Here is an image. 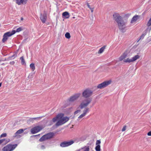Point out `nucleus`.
Segmentation results:
<instances>
[{"mask_svg": "<svg viewBox=\"0 0 151 151\" xmlns=\"http://www.w3.org/2000/svg\"><path fill=\"white\" fill-rule=\"evenodd\" d=\"M93 94V91L89 89H85L82 93V96L84 98H86L83 100L79 105L80 109H83L86 107L91 103L92 99L88 98L91 96Z\"/></svg>", "mask_w": 151, "mask_h": 151, "instance_id": "nucleus-1", "label": "nucleus"}, {"mask_svg": "<svg viewBox=\"0 0 151 151\" xmlns=\"http://www.w3.org/2000/svg\"><path fill=\"white\" fill-rule=\"evenodd\" d=\"M114 19L117 23L119 29L122 32L126 31L125 23L123 18L118 13H114L113 15Z\"/></svg>", "mask_w": 151, "mask_h": 151, "instance_id": "nucleus-2", "label": "nucleus"}, {"mask_svg": "<svg viewBox=\"0 0 151 151\" xmlns=\"http://www.w3.org/2000/svg\"><path fill=\"white\" fill-rule=\"evenodd\" d=\"M111 83V81H105L99 84L97 86V88L99 89L104 88L109 85Z\"/></svg>", "mask_w": 151, "mask_h": 151, "instance_id": "nucleus-3", "label": "nucleus"}, {"mask_svg": "<svg viewBox=\"0 0 151 151\" xmlns=\"http://www.w3.org/2000/svg\"><path fill=\"white\" fill-rule=\"evenodd\" d=\"M74 142L73 140L69 141H65L61 142L60 144V146L63 147H67L72 145Z\"/></svg>", "mask_w": 151, "mask_h": 151, "instance_id": "nucleus-4", "label": "nucleus"}, {"mask_svg": "<svg viewBox=\"0 0 151 151\" xmlns=\"http://www.w3.org/2000/svg\"><path fill=\"white\" fill-rule=\"evenodd\" d=\"M139 58L140 56L137 55L134 56L132 59L127 58L126 59H124L123 61L124 62L129 63L135 61L137 59H139Z\"/></svg>", "mask_w": 151, "mask_h": 151, "instance_id": "nucleus-5", "label": "nucleus"}, {"mask_svg": "<svg viewBox=\"0 0 151 151\" xmlns=\"http://www.w3.org/2000/svg\"><path fill=\"white\" fill-rule=\"evenodd\" d=\"M42 129V127L40 126L35 127L31 129V132L32 134H35L39 132Z\"/></svg>", "mask_w": 151, "mask_h": 151, "instance_id": "nucleus-6", "label": "nucleus"}, {"mask_svg": "<svg viewBox=\"0 0 151 151\" xmlns=\"http://www.w3.org/2000/svg\"><path fill=\"white\" fill-rule=\"evenodd\" d=\"M80 95V93L76 94L73 96H71L68 100L69 102H73L76 100L79 97Z\"/></svg>", "mask_w": 151, "mask_h": 151, "instance_id": "nucleus-7", "label": "nucleus"}, {"mask_svg": "<svg viewBox=\"0 0 151 151\" xmlns=\"http://www.w3.org/2000/svg\"><path fill=\"white\" fill-rule=\"evenodd\" d=\"M40 19L42 23H44L45 22L47 19V15L45 11L43 14H40Z\"/></svg>", "mask_w": 151, "mask_h": 151, "instance_id": "nucleus-8", "label": "nucleus"}, {"mask_svg": "<svg viewBox=\"0 0 151 151\" xmlns=\"http://www.w3.org/2000/svg\"><path fill=\"white\" fill-rule=\"evenodd\" d=\"M27 0H16V3L18 5H24L26 4Z\"/></svg>", "mask_w": 151, "mask_h": 151, "instance_id": "nucleus-9", "label": "nucleus"}, {"mask_svg": "<svg viewBox=\"0 0 151 151\" xmlns=\"http://www.w3.org/2000/svg\"><path fill=\"white\" fill-rule=\"evenodd\" d=\"M9 37V32H8L4 34L3 35V38L2 40L3 42H5Z\"/></svg>", "mask_w": 151, "mask_h": 151, "instance_id": "nucleus-10", "label": "nucleus"}, {"mask_svg": "<svg viewBox=\"0 0 151 151\" xmlns=\"http://www.w3.org/2000/svg\"><path fill=\"white\" fill-rule=\"evenodd\" d=\"M54 134L53 133L50 132L47 134L45 135L46 136L47 139V140L52 138L54 136Z\"/></svg>", "mask_w": 151, "mask_h": 151, "instance_id": "nucleus-11", "label": "nucleus"}, {"mask_svg": "<svg viewBox=\"0 0 151 151\" xmlns=\"http://www.w3.org/2000/svg\"><path fill=\"white\" fill-rule=\"evenodd\" d=\"M139 16L136 15L134 16L131 20V23H132L133 22H136L137 19L139 18Z\"/></svg>", "mask_w": 151, "mask_h": 151, "instance_id": "nucleus-12", "label": "nucleus"}, {"mask_svg": "<svg viewBox=\"0 0 151 151\" xmlns=\"http://www.w3.org/2000/svg\"><path fill=\"white\" fill-rule=\"evenodd\" d=\"M127 52H124L123 55H122L119 58V59L120 61H122L123 59L127 57Z\"/></svg>", "mask_w": 151, "mask_h": 151, "instance_id": "nucleus-13", "label": "nucleus"}, {"mask_svg": "<svg viewBox=\"0 0 151 151\" xmlns=\"http://www.w3.org/2000/svg\"><path fill=\"white\" fill-rule=\"evenodd\" d=\"M69 117H68L67 116H65L64 117H63L62 119H61V120L63 123V124H64L68 122L69 120Z\"/></svg>", "mask_w": 151, "mask_h": 151, "instance_id": "nucleus-14", "label": "nucleus"}, {"mask_svg": "<svg viewBox=\"0 0 151 151\" xmlns=\"http://www.w3.org/2000/svg\"><path fill=\"white\" fill-rule=\"evenodd\" d=\"M62 16L63 17H64L66 19H68L70 17L69 13L67 12H63L62 14Z\"/></svg>", "mask_w": 151, "mask_h": 151, "instance_id": "nucleus-15", "label": "nucleus"}, {"mask_svg": "<svg viewBox=\"0 0 151 151\" xmlns=\"http://www.w3.org/2000/svg\"><path fill=\"white\" fill-rule=\"evenodd\" d=\"M147 25L148 27L147 29H149V31L150 32L151 30V18L148 21Z\"/></svg>", "mask_w": 151, "mask_h": 151, "instance_id": "nucleus-16", "label": "nucleus"}, {"mask_svg": "<svg viewBox=\"0 0 151 151\" xmlns=\"http://www.w3.org/2000/svg\"><path fill=\"white\" fill-rule=\"evenodd\" d=\"M24 130L23 129H20L19 130H18L15 134V135L14 136L15 137H16L18 134H20L22 133Z\"/></svg>", "mask_w": 151, "mask_h": 151, "instance_id": "nucleus-17", "label": "nucleus"}, {"mask_svg": "<svg viewBox=\"0 0 151 151\" xmlns=\"http://www.w3.org/2000/svg\"><path fill=\"white\" fill-rule=\"evenodd\" d=\"M17 144L14 145L10 144V151H12L14 150L17 146Z\"/></svg>", "mask_w": 151, "mask_h": 151, "instance_id": "nucleus-18", "label": "nucleus"}, {"mask_svg": "<svg viewBox=\"0 0 151 151\" xmlns=\"http://www.w3.org/2000/svg\"><path fill=\"white\" fill-rule=\"evenodd\" d=\"M3 151H9V144L7 145L2 149Z\"/></svg>", "mask_w": 151, "mask_h": 151, "instance_id": "nucleus-19", "label": "nucleus"}, {"mask_svg": "<svg viewBox=\"0 0 151 151\" xmlns=\"http://www.w3.org/2000/svg\"><path fill=\"white\" fill-rule=\"evenodd\" d=\"M63 124L61 119L59 120L55 124V126L58 127Z\"/></svg>", "mask_w": 151, "mask_h": 151, "instance_id": "nucleus-20", "label": "nucleus"}, {"mask_svg": "<svg viewBox=\"0 0 151 151\" xmlns=\"http://www.w3.org/2000/svg\"><path fill=\"white\" fill-rule=\"evenodd\" d=\"M47 140V139L46 138V136L45 135H44L40 139L39 141L40 142H42Z\"/></svg>", "mask_w": 151, "mask_h": 151, "instance_id": "nucleus-21", "label": "nucleus"}, {"mask_svg": "<svg viewBox=\"0 0 151 151\" xmlns=\"http://www.w3.org/2000/svg\"><path fill=\"white\" fill-rule=\"evenodd\" d=\"M106 47L105 46H104L102 47L99 51L98 53L99 54H101L104 51Z\"/></svg>", "mask_w": 151, "mask_h": 151, "instance_id": "nucleus-22", "label": "nucleus"}, {"mask_svg": "<svg viewBox=\"0 0 151 151\" xmlns=\"http://www.w3.org/2000/svg\"><path fill=\"white\" fill-rule=\"evenodd\" d=\"M20 59L21 60V63L22 65H26V64L23 56L20 57Z\"/></svg>", "mask_w": 151, "mask_h": 151, "instance_id": "nucleus-23", "label": "nucleus"}, {"mask_svg": "<svg viewBox=\"0 0 151 151\" xmlns=\"http://www.w3.org/2000/svg\"><path fill=\"white\" fill-rule=\"evenodd\" d=\"M64 116V114L62 113H61L58 114L56 116L57 117V118L58 119H62L63 117Z\"/></svg>", "mask_w": 151, "mask_h": 151, "instance_id": "nucleus-24", "label": "nucleus"}, {"mask_svg": "<svg viewBox=\"0 0 151 151\" xmlns=\"http://www.w3.org/2000/svg\"><path fill=\"white\" fill-rule=\"evenodd\" d=\"M30 67L32 71H34L35 69V64L34 63H32L30 65Z\"/></svg>", "mask_w": 151, "mask_h": 151, "instance_id": "nucleus-25", "label": "nucleus"}, {"mask_svg": "<svg viewBox=\"0 0 151 151\" xmlns=\"http://www.w3.org/2000/svg\"><path fill=\"white\" fill-rule=\"evenodd\" d=\"M89 111V108L88 107L85 108V109H84L83 111V114H84L85 115Z\"/></svg>", "mask_w": 151, "mask_h": 151, "instance_id": "nucleus-26", "label": "nucleus"}, {"mask_svg": "<svg viewBox=\"0 0 151 151\" xmlns=\"http://www.w3.org/2000/svg\"><path fill=\"white\" fill-rule=\"evenodd\" d=\"M146 34V32L142 34V35L140 36L139 39L137 41V42H139L140 40L143 39Z\"/></svg>", "mask_w": 151, "mask_h": 151, "instance_id": "nucleus-27", "label": "nucleus"}, {"mask_svg": "<svg viewBox=\"0 0 151 151\" xmlns=\"http://www.w3.org/2000/svg\"><path fill=\"white\" fill-rule=\"evenodd\" d=\"M96 145V146L95 148L96 151H100V145Z\"/></svg>", "mask_w": 151, "mask_h": 151, "instance_id": "nucleus-28", "label": "nucleus"}, {"mask_svg": "<svg viewBox=\"0 0 151 151\" xmlns=\"http://www.w3.org/2000/svg\"><path fill=\"white\" fill-rule=\"evenodd\" d=\"M34 120V118H31L27 120V122L29 123H30L31 122L33 123Z\"/></svg>", "mask_w": 151, "mask_h": 151, "instance_id": "nucleus-29", "label": "nucleus"}, {"mask_svg": "<svg viewBox=\"0 0 151 151\" xmlns=\"http://www.w3.org/2000/svg\"><path fill=\"white\" fill-rule=\"evenodd\" d=\"M65 36L67 39H69L70 37V34L69 32H67L65 34Z\"/></svg>", "mask_w": 151, "mask_h": 151, "instance_id": "nucleus-30", "label": "nucleus"}, {"mask_svg": "<svg viewBox=\"0 0 151 151\" xmlns=\"http://www.w3.org/2000/svg\"><path fill=\"white\" fill-rule=\"evenodd\" d=\"M82 149H83V151H89V148L88 146L86 147L85 146L82 148Z\"/></svg>", "mask_w": 151, "mask_h": 151, "instance_id": "nucleus-31", "label": "nucleus"}, {"mask_svg": "<svg viewBox=\"0 0 151 151\" xmlns=\"http://www.w3.org/2000/svg\"><path fill=\"white\" fill-rule=\"evenodd\" d=\"M17 56V53H15L13 54L11 56H10V58L11 59H14Z\"/></svg>", "mask_w": 151, "mask_h": 151, "instance_id": "nucleus-32", "label": "nucleus"}, {"mask_svg": "<svg viewBox=\"0 0 151 151\" xmlns=\"http://www.w3.org/2000/svg\"><path fill=\"white\" fill-rule=\"evenodd\" d=\"M7 135L6 134L4 133L1 134L0 136V138H1L2 137H6Z\"/></svg>", "mask_w": 151, "mask_h": 151, "instance_id": "nucleus-33", "label": "nucleus"}, {"mask_svg": "<svg viewBox=\"0 0 151 151\" xmlns=\"http://www.w3.org/2000/svg\"><path fill=\"white\" fill-rule=\"evenodd\" d=\"M44 117V116H40V117H37L34 118V120H40V119H42V117Z\"/></svg>", "mask_w": 151, "mask_h": 151, "instance_id": "nucleus-34", "label": "nucleus"}, {"mask_svg": "<svg viewBox=\"0 0 151 151\" xmlns=\"http://www.w3.org/2000/svg\"><path fill=\"white\" fill-rule=\"evenodd\" d=\"M16 31H15V30H12L11 32V33H10V36L14 35L16 33Z\"/></svg>", "mask_w": 151, "mask_h": 151, "instance_id": "nucleus-35", "label": "nucleus"}, {"mask_svg": "<svg viewBox=\"0 0 151 151\" xmlns=\"http://www.w3.org/2000/svg\"><path fill=\"white\" fill-rule=\"evenodd\" d=\"M22 27H19L16 30L17 32H19L22 30Z\"/></svg>", "mask_w": 151, "mask_h": 151, "instance_id": "nucleus-36", "label": "nucleus"}, {"mask_svg": "<svg viewBox=\"0 0 151 151\" xmlns=\"http://www.w3.org/2000/svg\"><path fill=\"white\" fill-rule=\"evenodd\" d=\"M101 141L100 140H97L96 142V145H99L101 143Z\"/></svg>", "mask_w": 151, "mask_h": 151, "instance_id": "nucleus-37", "label": "nucleus"}, {"mask_svg": "<svg viewBox=\"0 0 151 151\" xmlns=\"http://www.w3.org/2000/svg\"><path fill=\"white\" fill-rule=\"evenodd\" d=\"M57 119H58L57 117L56 116L55 117L53 118L52 120L53 122H55L56 121H57Z\"/></svg>", "mask_w": 151, "mask_h": 151, "instance_id": "nucleus-38", "label": "nucleus"}, {"mask_svg": "<svg viewBox=\"0 0 151 151\" xmlns=\"http://www.w3.org/2000/svg\"><path fill=\"white\" fill-rule=\"evenodd\" d=\"M127 126L126 125H124L123 128L122 129V132H124L126 130Z\"/></svg>", "mask_w": 151, "mask_h": 151, "instance_id": "nucleus-39", "label": "nucleus"}, {"mask_svg": "<svg viewBox=\"0 0 151 151\" xmlns=\"http://www.w3.org/2000/svg\"><path fill=\"white\" fill-rule=\"evenodd\" d=\"M85 115L83 114V113L81 114L80 116L78 117V118L80 119L81 118L83 117Z\"/></svg>", "mask_w": 151, "mask_h": 151, "instance_id": "nucleus-40", "label": "nucleus"}, {"mask_svg": "<svg viewBox=\"0 0 151 151\" xmlns=\"http://www.w3.org/2000/svg\"><path fill=\"white\" fill-rule=\"evenodd\" d=\"M81 110H77V111H75L74 113V114H77V113H78L80 112L81 111Z\"/></svg>", "mask_w": 151, "mask_h": 151, "instance_id": "nucleus-41", "label": "nucleus"}, {"mask_svg": "<svg viewBox=\"0 0 151 151\" xmlns=\"http://www.w3.org/2000/svg\"><path fill=\"white\" fill-rule=\"evenodd\" d=\"M5 140V139H0V144L4 142Z\"/></svg>", "mask_w": 151, "mask_h": 151, "instance_id": "nucleus-42", "label": "nucleus"}, {"mask_svg": "<svg viewBox=\"0 0 151 151\" xmlns=\"http://www.w3.org/2000/svg\"><path fill=\"white\" fill-rule=\"evenodd\" d=\"M45 146L44 145H42L41 146V149L42 150L45 149Z\"/></svg>", "mask_w": 151, "mask_h": 151, "instance_id": "nucleus-43", "label": "nucleus"}, {"mask_svg": "<svg viewBox=\"0 0 151 151\" xmlns=\"http://www.w3.org/2000/svg\"><path fill=\"white\" fill-rule=\"evenodd\" d=\"M147 135L149 136H151V131H150L147 133Z\"/></svg>", "mask_w": 151, "mask_h": 151, "instance_id": "nucleus-44", "label": "nucleus"}, {"mask_svg": "<svg viewBox=\"0 0 151 151\" xmlns=\"http://www.w3.org/2000/svg\"><path fill=\"white\" fill-rule=\"evenodd\" d=\"M87 6L88 7L89 9H90V8L91 7H90V6L89 4V3H87Z\"/></svg>", "mask_w": 151, "mask_h": 151, "instance_id": "nucleus-45", "label": "nucleus"}, {"mask_svg": "<svg viewBox=\"0 0 151 151\" xmlns=\"http://www.w3.org/2000/svg\"><path fill=\"white\" fill-rule=\"evenodd\" d=\"M15 62L14 61H12V62H10V64L13 65L15 63Z\"/></svg>", "mask_w": 151, "mask_h": 151, "instance_id": "nucleus-46", "label": "nucleus"}, {"mask_svg": "<svg viewBox=\"0 0 151 151\" xmlns=\"http://www.w3.org/2000/svg\"><path fill=\"white\" fill-rule=\"evenodd\" d=\"M93 9H94V8H90V9H91V12H93Z\"/></svg>", "mask_w": 151, "mask_h": 151, "instance_id": "nucleus-47", "label": "nucleus"}, {"mask_svg": "<svg viewBox=\"0 0 151 151\" xmlns=\"http://www.w3.org/2000/svg\"><path fill=\"white\" fill-rule=\"evenodd\" d=\"M3 60H0V65H3L4 64V63H2V61Z\"/></svg>", "mask_w": 151, "mask_h": 151, "instance_id": "nucleus-48", "label": "nucleus"}, {"mask_svg": "<svg viewBox=\"0 0 151 151\" xmlns=\"http://www.w3.org/2000/svg\"><path fill=\"white\" fill-rule=\"evenodd\" d=\"M40 135V134H39L38 135H32L31 137H35L36 136H39V135Z\"/></svg>", "mask_w": 151, "mask_h": 151, "instance_id": "nucleus-49", "label": "nucleus"}, {"mask_svg": "<svg viewBox=\"0 0 151 151\" xmlns=\"http://www.w3.org/2000/svg\"><path fill=\"white\" fill-rule=\"evenodd\" d=\"M23 18H22V17H21V20H23Z\"/></svg>", "mask_w": 151, "mask_h": 151, "instance_id": "nucleus-50", "label": "nucleus"}, {"mask_svg": "<svg viewBox=\"0 0 151 151\" xmlns=\"http://www.w3.org/2000/svg\"><path fill=\"white\" fill-rule=\"evenodd\" d=\"M1 83H0V87L1 86Z\"/></svg>", "mask_w": 151, "mask_h": 151, "instance_id": "nucleus-51", "label": "nucleus"}, {"mask_svg": "<svg viewBox=\"0 0 151 151\" xmlns=\"http://www.w3.org/2000/svg\"><path fill=\"white\" fill-rule=\"evenodd\" d=\"M73 18H75V17H73Z\"/></svg>", "mask_w": 151, "mask_h": 151, "instance_id": "nucleus-52", "label": "nucleus"}]
</instances>
